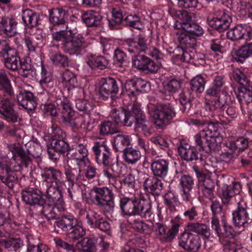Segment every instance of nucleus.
Instances as JSON below:
<instances>
[{
  "label": "nucleus",
  "instance_id": "nucleus-1",
  "mask_svg": "<svg viewBox=\"0 0 252 252\" xmlns=\"http://www.w3.org/2000/svg\"><path fill=\"white\" fill-rule=\"evenodd\" d=\"M43 186L46 188L47 201L51 203L59 216L66 210L63 194L66 188L63 174L54 167L46 168L41 173Z\"/></svg>",
  "mask_w": 252,
  "mask_h": 252
},
{
  "label": "nucleus",
  "instance_id": "nucleus-2",
  "mask_svg": "<svg viewBox=\"0 0 252 252\" xmlns=\"http://www.w3.org/2000/svg\"><path fill=\"white\" fill-rule=\"evenodd\" d=\"M7 147L12 153V157L9 159L7 157H3L0 154V180L9 189H12L18 181L16 170L15 169L16 165L13 164L12 160L16 162L17 156L21 160L18 166L28 167L32 159L20 146L11 144H8Z\"/></svg>",
  "mask_w": 252,
  "mask_h": 252
},
{
  "label": "nucleus",
  "instance_id": "nucleus-3",
  "mask_svg": "<svg viewBox=\"0 0 252 252\" xmlns=\"http://www.w3.org/2000/svg\"><path fill=\"white\" fill-rule=\"evenodd\" d=\"M120 207L124 217L140 216L150 219L152 215L150 203L143 199L123 197L120 200Z\"/></svg>",
  "mask_w": 252,
  "mask_h": 252
},
{
  "label": "nucleus",
  "instance_id": "nucleus-4",
  "mask_svg": "<svg viewBox=\"0 0 252 252\" xmlns=\"http://www.w3.org/2000/svg\"><path fill=\"white\" fill-rule=\"evenodd\" d=\"M75 33L71 30H61L52 33L53 40L61 41L63 51L70 55L75 54L87 46L84 37L80 35L74 36Z\"/></svg>",
  "mask_w": 252,
  "mask_h": 252
},
{
  "label": "nucleus",
  "instance_id": "nucleus-5",
  "mask_svg": "<svg viewBox=\"0 0 252 252\" xmlns=\"http://www.w3.org/2000/svg\"><path fill=\"white\" fill-rule=\"evenodd\" d=\"M115 194L106 187H94L92 189V202L104 213H112L115 206Z\"/></svg>",
  "mask_w": 252,
  "mask_h": 252
},
{
  "label": "nucleus",
  "instance_id": "nucleus-6",
  "mask_svg": "<svg viewBox=\"0 0 252 252\" xmlns=\"http://www.w3.org/2000/svg\"><path fill=\"white\" fill-rule=\"evenodd\" d=\"M148 113L152 116L156 126L162 127L169 124L176 113L173 106L169 103L155 105L150 103L147 105Z\"/></svg>",
  "mask_w": 252,
  "mask_h": 252
},
{
  "label": "nucleus",
  "instance_id": "nucleus-7",
  "mask_svg": "<svg viewBox=\"0 0 252 252\" xmlns=\"http://www.w3.org/2000/svg\"><path fill=\"white\" fill-rule=\"evenodd\" d=\"M55 101L63 122L68 124L72 128L80 127L82 115L75 114L70 101L66 97L59 94L57 96Z\"/></svg>",
  "mask_w": 252,
  "mask_h": 252
},
{
  "label": "nucleus",
  "instance_id": "nucleus-8",
  "mask_svg": "<svg viewBox=\"0 0 252 252\" xmlns=\"http://www.w3.org/2000/svg\"><path fill=\"white\" fill-rule=\"evenodd\" d=\"M220 180L219 183L222 182L223 185L221 194V200L223 204L228 205L232 203L233 197H235L237 203L239 200H245L241 193L242 187L239 183L231 182V185H228L229 178L227 176H222Z\"/></svg>",
  "mask_w": 252,
  "mask_h": 252
},
{
  "label": "nucleus",
  "instance_id": "nucleus-9",
  "mask_svg": "<svg viewBox=\"0 0 252 252\" xmlns=\"http://www.w3.org/2000/svg\"><path fill=\"white\" fill-rule=\"evenodd\" d=\"M0 57L4 60L5 66L15 70L20 65V58L16 49L12 47L6 40L0 41Z\"/></svg>",
  "mask_w": 252,
  "mask_h": 252
},
{
  "label": "nucleus",
  "instance_id": "nucleus-10",
  "mask_svg": "<svg viewBox=\"0 0 252 252\" xmlns=\"http://www.w3.org/2000/svg\"><path fill=\"white\" fill-rule=\"evenodd\" d=\"M237 208L232 212V220L235 226L244 227L252 220V211L245 200H239Z\"/></svg>",
  "mask_w": 252,
  "mask_h": 252
},
{
  "label": "nucleus",
  "instance_id": "nucleus-11",
  "mask_svg": "<svg viewBox=\"0 0 252 252\" xmlns=\"http://www.w3.org/2000/svg\"><path fill=\"white\" fill-rule=\"evenodd\" d=\"M131 117L133 118L131 125L135 123L134 129L135 131L140 128L144 135L152 134V127L142 111L139 104L134 103L133 104V113Z\"/></svg>",
  "mask_w": 252,
  "mask_h": 252
},
{
  "label": "nucleus",
  "instance_id": "nucleus-12",
  "mask_svg": "<svg viewBox=\"0 0 252 252\" xmlns=\"http://www.w3.org/2000/svg\"><path fill=\"white\" fill-rule=\"evenodd\" d=\"M213 13L216 17L208 20L209 25L220 32H223L227 30L232 22L229 14L224 9L218 6L214 7Z\"/></svg>",
  "mask_w": 252,
  "mask_h": 252
},
{
  "label": "nucleus",
  "instance_id": "nucleus-13",
  "mask_svg": "<svg viewBox=\"0 0 252 252\" xmlns=\"http://www.w3.org/2000/svg\"><path fill=\"white\" fill-rule=\"evenodd\" d=\"M97 163L103 166H107L113 163V159L109 147L104 143L95 142L92 147Z\"/></svg>",
  "mask_w": 252,
  "mask_h": 252
},
{
  "label": "nucleus",
  "instance_id": "nucleus-14",
  "mask_svg": "<svg viewBox=\"0 0 252 252\" xmlns=\"http://www.w3.org/2000/svg\"><path fill=\"white\" fill-rule=\"evenodd\" d=\"M143 187L147 192L154 196H159L163 189V184L161 180L154 176L144 174Z\"/></svg>",
  "mask_w": 252,
  "mask_h": 252
},
{
  "label": "nucleus",
  "instance_id": "nucleus-15",
  "mask_svg": "<svg viewBox=\"0 0 252 252\" xmlns=\"http://www.w3.org/2000/svg\"><path fill=\"white\" fill-rule=\"evenodd\" d=\"M179 244L186 250L196 252L201 246L200 239L198 235L185 232L180 237Z\"/></svg>",
  "mask_w": 252,
  "mask_h": 252
},
{
  "label": "nucleus",
  "instance_id": "nucleus-16",
  "mask_svg": "<svg viewBox=\"0 0 252 252\" xmlns=\"http://www.w3.org/2000/svg\"><path fill=\"white\" fill-rule=\"evenodd\" d=\"M247 40H252V30L248 32ZM252 55V42L231 52V61L243 63L247 58Z\"/></svg>",
  "mask_w": 252,
  "mask_h": 252
},
{
  "label": "nucleus",
  "instance_id": "nucleus-17",
  "mask_svg": "<svg viewBox=\"0 0 252 252\" xmlns=\"http://www.w3.org/2000/svg\"><path fill=\"white\" fill-rule=\"evenodd\" d=\"M126 49L130 53L138 54L140 52H145L149 47L148 39L145 35L139 34L136 38V40L129 38L126 41Z\"/></svg>",
  "mask_w": 252,
  "mask_h": 252
},
{
  "label": "nucleus",
  "instance_id": "nucleus-18",
  "mask_svg": "<svg viewBox=\"0 0 252 252\" xmlns=\"http://www.w3.org/2000/svg\"><path fill=\"white\" fill-rule=\"evenodd\" d=\"M75 151L71 154V158L80 168H84L89 163L88 150L86 144L79 143L76 145Z\"/></svg>",
  "mask_w": 252,
  "mask_h": 252
},
{
  "label": "nucleus",
  "instance_id": "nucleus-19",
  "mask_svg": "<svg viewBox=\"0 0 252 252\" xmlns=\"http://www.w3.org/2000/svg\"><path fill=\"white\" fill-rule=\"evenodd\" d=\"M17 99L19 104L25 109L33 110L36 108V98L31 91L21 90L17 95Z\"/></svg>",
  "mask_w": 252,
  "mask_h": 252
},
{
  "label": "nucleus",
  "instance_id": "nucleus-20",
  "mask_svg": "<svg viewBox=\"0 0 252 252\" xmlns=\"http://www.w3.org/2000/svg\"><path fill=\"white\" fill-rule=\"evenodd\" d=\"M21 195L23 201L27 204L42 205L44 203L42 193L37 189H28L23 190Z\"/></svg>",
  "mask_w": 252,
  "mask_h": 252
},
{
  "label": "nucleus",
  "instance_id": "nucleus-21",
  "mask_svg": "<svg viewBox=\"0 0 252 252\" xmlns=\"http://www.w3.org/2000/svg\"><path fill=\"white\" fill-rule=\"evenodd\" d=\"M14 103L9 99H3L0 101V114L9 122L15 123L18 115L14 111Z\"/></svg>",
  "mask_w": 252,
  "mask_h": 252
},
{
  "label": "nucleus",
  "instance_id": "nucleus-22",
  "mask_svg": "<svg viewBox=\"0 0 252 252\" xmlns=\"http://www.w3.org/2000/svg\"><path fill=\"white\" fill-rule=\"evenodd\" d=\"M83 168L79 167V170L68 165L64 167V174L69 187H73L75 184L84 180Z\"/></svg>",
  "mask_w": 252,
  "mask_h": 252
},
{
  "label": "nucleus",
  "instance_id": "nucleus-23",
  "mask_svg": "<svg viewBox=\"0 0 252 252\" xmlns=\"http://www.w3.org/2000/svg\"><path fill=\"white\" fill-rule=\"evenodd\" d=\"M119 91L117 82L114 79L108 77L105 79L99 89L100 95L105 100L111 95L116 94Z\"/></svg>",
  "mask_w": 252,
  "mask_h": 252
},
{
  "label": "nucleus",
  "instance_id": "nucleus-24",
  "mask_svg": "<svg viewBox=\"0 0 252 252\" xmlns=\"http://www.w3.org/2000/svg\"><path fill=\"white\" fill-rule=\"evenodd\" d=\"M133 113V106L130 110L126 111L124 110L114 109L113 110L111 117L114 121V123L122 124L127 126H131L132 117Z\"/></svg>",
  "mask_w": 252,
  "mask_h": 252
},
{
  "label": "nucleus",
  "instance_id": "nucleus-25",
  "mask_svg": "<svg viewBox=\"0 0 252 252\" xmlns=\"http://www.w3.org/2000/svg\"><path fill=\"white\" fill-rule=\"evenodd\" d=\"M151 169L154 176L163 179L167 175L169 162L163 158L154 159L151 163Z\"/></svg>",
  "mask_w": 252,
  "mask_h": 252
},
{
  "label": "nucleus",
  "instance_id": "nucleus-26",
  "mask_svg": "<svg viewBox=\"0 0 252 252\" xmlns=\"http://www.w3.org/2000/svg\"><path fill=\"white\" fill-rule=\"evenodd\" d=\"M87 64L93 69L103 70L108 67L109 60L103 56L89 54L86 59Z\"/></svg>",
  "mask_w": 252,
  "mask_h": 252
},
{
  "label": "nucleus",
  "instance_id": "nucleus-27",
  "mask_svg": "<svg viewBox=\"0 0 252 252\" xmlns=\"http://www.w3.org/2000/svg\"><path fill=\"white\" fill-rule=\"evenodd\" d=\"M17 23L12 18L2 17L0 21V32L11 37L17 33L16 26Z\"/></svg>",
  "mask_w": 252,
  "mask_h": 252
},
{
  "label": "nucleus",
  "instance_id": "nucleus-28",
  "mask_svg": "<svg viewBox=\"0 0 252 252\" xmlns=\"http://www.w3.org/2000/svg\"><path fill=\"white\" fill-rule=\"evenodd\" d=\"M122 167L118 163H112L107 166H103L104 176L108 180L110 184L114 185L116 181V176L123 175Z\"/></svg>",
  "mask_w": 252,
  "mask_h": 252
},
{
  "label": "nucleus",
  "instance_id": "nucleus-29",
  "mask_svg": "<svg viewBox=\"0 0 252 252\" xmlns=\"http://www.w3.org/2000/svg\"><path fill=\"white\" fill-rule=\"evenodd\" d=\"M163 203L167 212L173 214L177 212V207H179L180 202L178 197L171 191H167L163 196Z\"/></svg>",
  "mask_w": 252,
  "mask_h": 252
},
{
  "label": "nucleus",
  "instance_id": "nucleus-30",
  "mask_svg": "<svg viewBox=\"0 0 252 252\" xmlns=\"http://www.w3.org/2000/svg\"><path fill=\"white\" fill-rule=\"evenodd\" d=\"M177 32V40L180 44V49H189L193 48L196 43V38L189 34L184 30Z\"/></svg>",
  "mask_w": 252,
  "mask_h": 252
},
{
  "label": "nucleus",
  "instance_id": "nucleus-31",
  "mask_svg": "<svg viewBox=\"0 0 252 252\" xmlns=\"http://www.w3.org/2000/svg\"><path fill=\"white\" fill-rule=\"evenodd\" d=\"M61 83L69 94L71 90L77 86L76 75L68 69L61 74Z\"/></svg>",
  "mask_w": 252,
  "mask_h": 252
},
{
  "label": "nucleus",
  "instance_id": "nucleus-32",
  "mask_svg": "<svg viewBox=\"0 0 252 252\" xmlns=\"http://www.w3.org/2000/svg\"><path fill=\"white\" fill-rule=\"evenodd\" d=\"M24 41L30 52H35L36 48L42 47L45 44V39L40 34L26 36Z\"/></svg>",
  "mask_w": 252,
  "mask_h": 252
},
{
  "label": "nucleus",
  "instance_id": "nucleus-33",
  "mask_svg": "<svg viewBox=\"0 0 252 252\" xmlns=\"http://www.w3.org/2000/svg\"><path fill=\"white\" fill-rule=\"evenodd\" d=\"M66 18V11L62 8H53L49 11V22L54 26L64 25Z\"/></svg>",
  "mask_w": 252,
  "mask_h": 252
},
{
  "label": "nucleus",
  "instance_id": "nucleus-34",
  "mask_svg": "<svg viewBox=\"0 0 252 252\" xmlns=\"http://www.w3.org/2000/svg\"><path fill=\"white\" fill-rule=\"evenodd\" d=\"M102 16L94 10H88L82 15V19L87 27H96L99 26Z\"/></svg>",
  "mask_w": 252,
  "mask_h": 252
},
{
  "label": "nucleus",
  "instance_id": "nucleus-35",
  "mask_svg": "<svg viewBox=\"0 0 252 252\" xmlns=\"http://www.w3.org/2000/svg\"><path fill=\"white\" fill-rule=\"evenodd\" d=\"M182 159L187 161H192L198 159V153L195 148L188 144L181 145L178 149Z\"/></svg>",
  "mask_w": 252,
  "mask_h": 252
},
{
  "label": "nucleus",
  "instance_id": "nucleus-36",
  "mask_svg": "<svg viewBox=\"0 0 252 252\" xmlns=\"http://www.w3.org/2000/svg\"><path fill=\"white\" fill-rule=\"evenodd\" d=\"M180 185L184 193L183 199L189 201L190 200V191L194 186V180L192 177L188 175H184L180 179Z\"/></svg>",
  "mask_w": 252,
  "mask_h": 252
},
{
  "label": "nucleus",
  "instance_id": "nucleus-37",
  "mask_svg": "<svg viewBox=\"0 0 252 252\" xmlns=\"http://www.w3.org/2000/svg\"><path fill=\"white\" fill-rule=\"evenodd\" d=\"M193 168L198 178L200 188L215 187V181L212 179V176L209 175H206V173H203L196 166H194Z\"/></svg>",
  "mask_w": 252,
  "mask_h": 252
},
{
  "label": "nucleus",
  "instance_id": "nucleus-38",
  "mask_svg": "<svg viewBox=\"0 0 252 252\" xmlns=\"http://www.w3.org/2000/svg\"><path fill=\"white\" fill-rule=\"evenodd\" d=\"M224 107V103L220 101V97L206 103L205 106L206 110L209 112V115L213 118L218 116Z\"/></svg>",
  "mask_w": 252,
  "mask_h": 252
},
{
  "label": "nucleus",
  "instance_id": "nucleus-39",
  "mask_svg": "<svg viewBox=\"0 0 252 252\" xmlns=\"http://www.w3.org/2000/svg\"><path fill=\"white\" fill-rule=\"evenodd\" d=\"M129 144V137L127 135L119 134L114 137L113 147L117 151L124 152Z\"/></svg>",
  "mask_w": 252,
  "mask_h": 252
},
{
  "label": "nucleus",
  "instance_id": "nucleus-40",
  "mask_svg": "<svg viewBox=\"0 0 252 252\" xmlns=\"http://www.w3.org/2000/svg\"><path fill=\"white\" fill-rule=\"evenodd\" d=\"M100 135L103 136L113 134L119 132L117 126L113 121H104L98 126Z\"/></svg>",
  "mask_w": 252,
  "mask_h": 252
},
{
  "label": "nucleus",
  "instance_id": "nucleus-41",
  "mask_svg": "<svg viewBox=\"0 0 252 252\" xmlns=\"http://www.w3.org/2000/svg\"><path fill=\"white\" fill-rule=\"evenodd\" d=\"M224 76L217 75L213 81L212 86L207 90L206 93L211 96H217L224 84Z\"/></svg>",
  "mask_w": 252,
  "mask_h": 252
},
{
  "label": "nucleus",
  "instance_id": "nucleus-42",
  "mask_svg": "<svg viewBox=\"0 0 252 252\" xmlns=\"http://www.w3.org/2000/svg\"><path fill=\"white\" fill-rule=\"evenodd\" d=\"M41 70V79L39 83L44 89H52L54 86V82L52 73L48 71L45 67L42 65Z\"/></svg>",
  "mask_w": 252,
  "mask_h": 252
},
{
  "label": "nucleus",
  "instance_id": "nucleus-43",
  "mask_svg": "<svg viewBox=\"0 0 252 252\" xmlns=\"http://www.w3.org/2000/svg\"><path fill=\"white\" fill-rule=\"evenodd\" d=\"M22 20L28 26L33 27L36 26L40 21L39 16L32 10L27 9L23 11Z\"/></svg>",
  "mask_w": 252,
  "mask_h": 252
},
{
  "label": "nucleus",
  "instance_id": "nucleus-44",
  "mask_svg": "<svg viewBox=\"0 0 252 252\" xmlns=\"http://www.w3.org/2000/svg\"><path fill=\"white\" fill-rule=\"evenodd\" d=\"M247 30L241 25H238L229 30L227 32V37L232 41H237L244 38Z\"/></svg>",
  "mask_w": 252,
  "mask_h": 252
},
{
  "label": "nucleus",
  "instance_id": "nucleus-45",
  "mask_svg": "<svg viewBox=\"0 0 252 252\" xmlns=\"http://www.w3.org/2000/svg\"><path fill=\"white\" fill-rule=\"evenodd\" d=\"M176 25L179 27H183V29L192 36L198 37L203 34L204 31L203 29L198 24L192 22L190 23L183 24L182 26L180 24Z\"/></svg>",
  "mask_w": 252,
  "mask_h": 252
},
{
  "label": "nucleus",
  "instance_id": "nucleus-46",
  "mask_svg": "<svg viewBox=\"0 0 252 252\" xmlns=\"http://www.w3.org/2000/svg\"><path fill=\"white\" fill-rule=\"evenodd\" d=\"M188 229L191 231L199 234L205 238H208L211 235L210 229L204 223H190L188 225Z\"/></svg>",
  "mask_w": 252,
  "mask_h": 252
},
{
  "label": "nucleus",
  "instance_id": "nucleus-47",
  "mask_svg": "<svg viewBox=\"0 0 252 252\" xmlns=\"http://www.w3.org/2000/svg\"><path fill=\"white\" fill-rule=\"evenodd\" d=\"M123 157L127 163L134 164L140 160L141 154L139 150L130 148L124 152Z\"/></svg>",
  "mask_w": 252,
  "mask_h": 252
},
{
  "label": "nucleus",
  "instance_id": "nucleus-48",
  "mask_svg": "<svg viewBox=\"0 0 252 252\" xmlns=\"http://www.w3.org/2000/svg\"><path fill=\"white\" fill-rule=\"evenodd\" d=\"M237 97L241 104L252 103V87L239 88Z\"/></svg>",
  "mask_w": 252,
  "mask_h": 252
},
{
  "label": "nucleus",
  "instance_id": "nucleus-49",
  "mask_svg": "<svg viewBox=\"0 0 252 252\" xmlns=\"http://www.w3.org/2000/svg\"><path fill=\"white\" fill-rule=\"evenodd\" d=\"M153 228L157 237L162 243L169 242L168 232L165 225L157 222L154 225Z\"/></svg>",
  "mask_w": 252,
  "mask_h": 252
},
{
  "label": "nucleus",
  "instance_id": "nucleus-50",
  "mask_svg": "<svg viewBox=\"0 0 252 252\" xmlns=\"http://www.w3.org/2000/svg\"><path fill=\"white\" fill-rule=\"evenodd\" d=\"M205 84V79L200 75H197L190 81V88L192 91L200 94L204 91Z\"/></svg>",
  "mask_w": 252,
  "mask_h": 252
},
{
  "label": "nucleus",
  "instance_id": "nucleus-51",
  "mask_svg": "<svg viewBox=\"0 0 252 252\" xmlns=\"http://www.w3.org/2000/svg\"><path fill=\"white\" fill-rule=\"evenodd\" d=\"M223 229V231L221 230L218 235L219 242L233 239L237 235V232L234 230L233 227L230 225L224 224Z\"/></svg>",
  "mask_w": 252,
  "mask_h": 252
},
{
  "label": "nucleus",
  "instance_id": "nucleus-52",
  "mask_svg": "<svg viewBox=\"0 0 252 252\" xmlns=\"http://www.w3.org/2000/svg\"><path fill=\"white\" fill-rule=\"evenodd\" d=\"M0 85L5 92L10 96L14 94L13 90L10 80L7 77V74L5 71H0Z\"/></svg>",
  "mask_w": 252,
  "mask_h": 252
},
{
  "label": "nucleus",
  "instance_id": "nucleus-53",
  "mask_svg": "<svg viewBox=\"0 0 252 252\" xmlns=\"http://www.w3.org/2000/svg\"><path fill=\"white\" fill-rule=\"evenodd\" d=\"M2 246L6 249L16 252L23 245V241L20 239H11L1 241Z\"/></svg>",
  "mask_w": 252,
  "mask_h": 252
},
{
  "label": "nucleus",
  "instance_id": "nucleus-54",
  "mask_svg": "<svg viewBox=\"0 0 252 252\" xmlns=\"http://www.w3.org/2000/svg\"><path fill=\"white\" fill-rule=\"evenodd\" d=\"M79 249L83 252H96V248L94 242L90 238L86 237L82 239L78 244Z\"/></svg>",
  "mask_w": 252,
  "mask_h": 252
},
{
  "label": "nucleus",
  "instance_id": "nucleus-55",
  "mask_svg": "<svg viewBox=\"0 0 252 252\" xmlns=\"http://www.w3.org/2000/svg\"><path fill=\"white\" fill-rule=\"evenodd\" d=\"M52 148L55 151L59 152L61 154H64L66 152H68L70 150V146L68 143L65 142L63 139H56L53 141L51 144Z\"/></svg>",
  "mask_w": 252,
  "mask_h": 252
},
{
  "label": "nucleus",
  "instance_id": "nucleus-56",
  "mask_svg": "<svg viewBox=\"0 0 252 252\" xmlns=\"http://www.w3.org/2000/svg\"><path fill=\"white\" fill-rule=\"evenodd\" d=\"M218 121L216 120L215 122H210L208 121V126L204 129L202 130V134L203 136H206L208 138L216 137L218 135V127L217 125Z\"/></svg>",
  "mask_w": 252,
  "mask_h": 252
},
{
  "label": "nucleus",
  "instance_id": "nucleus-57",
  "mask_svg": "<svg viewBox=\"0 0 252 252\" xmlns=\"http://www.w3.org/2000/svg\"><path fill=\"white\" fill-rule=\"evenodd\" d=\"M179 14H178L179 18L180 21H177L174 25L175 29L182 30L183 27H179V26H177L176 25L180 24L182 26L183 24L190 23L192 22L191 13L188 12L187 11L182 10L179 11Z\"/></svg>",
  "mask_w": 252,
  "mask_h": 252
},
{
  "label": "nucleus",
  "instance_id": "nucleus-58",
  "mask_svg": "<svg viewBox=\"0 0 252 252\" xmlns=\"http://www.w3.org/2000/svg\"><path fill=\"white\" fill-rule=\"evenodd\" d=\"M86 218L87 223L92 228H94L102 217L94 210H90L87 214Z\"/></svg>",
  "mask_w": 252,
  "mask_h": 252
},
{
  "label": "nucleus",
  "instance_id": "nucleus-59",
  "mask_svg": "<svg viewBox=\"0 0 252 252\" xmlns=\"http://www.w3.org/2000/svg\"><path fill=\"white\" fill-rule=\"evenodd\" d=\"M71 230V231L68 233V236L69 238L72 240H78L86 234V230L81 225L77 224L73 226Z\"/></svg>",
  "mask_w": 252,
  "mask_h": 252
},
{
  "label": "nucleus",
  "instance_id": "nucleus-60",
  "mask_svg": "<svg viewBox=\"0 0 252 252\" xmlns=\"http://www.w3.org/2000/svg\"><path fill=\"white\" fill-rule=\"evenodd\" d=\"M42 213L48 220L55 219L59 217V214H58L52 204L48 202L43 206Z\"/></svg>",
  "mask_w": 252,
  "mask_h": 252
},
{
  "label": "nucleus",
  "instance_id": "nucleus-61",
  "mask_svg": "<svg viewBox=\"0 0 252 252\" xmlns=\"http://www.w3.org/2000/svg\"><path fill=\"white\" fill-rule=\"evenodd\" d=\"M127 221L131 227L138 232H143L149 229V225L139 219L128 220Z\"/></svg>",
  "mask_w": 252,
  "mask_h": 252
},
{
  "label": "nucleus",
  "instance_id": "nucleus-62",
  "mask_svg": "<svg viewBox=\"0 0 252 252\" xmlns=\"http://www.w3.org/2000/svg\"><path fill=\"white\" fill-rule=\"evenodd\" d=\"M123 93H126L129 96H135L138 94L135 81L129 80L126 81L123 88Z\"/></svg>",
  "mask_w": 252,
  "mask_h": 252
},
{
  "label": "nucleus",
  "instance_id": "nucleus-63",
  "mask_svg": "<svg viewBox=\"0 0 252 252\" xmlns=\"http://www.w3.org/2000/svg\"><path fill=\"white\" fill-rule=\"evenodd\" d=\"M179 100L182 107L181 109L183 112H188L191 107L189 93L183 92L179 94Z\"/></svg>",
  "mask_w": 252,
  "mask_h": 252
},
{
  "label": "nucleus",
  "instance_id": "nucleus-64",
  "mask_svg": "<svg viewBox=\"0 0 252 252\" xmlns=\"http://www.w3.org/2000/svg\"><path fill=\"white\" fill-rule=\"evenodd\" d=\"M149 58L143 55H135L132 59V64L137 68L144 70Z\"/></svg>",
  "mask_w": 252,
  "mask_h": 252
}]
</instances>
